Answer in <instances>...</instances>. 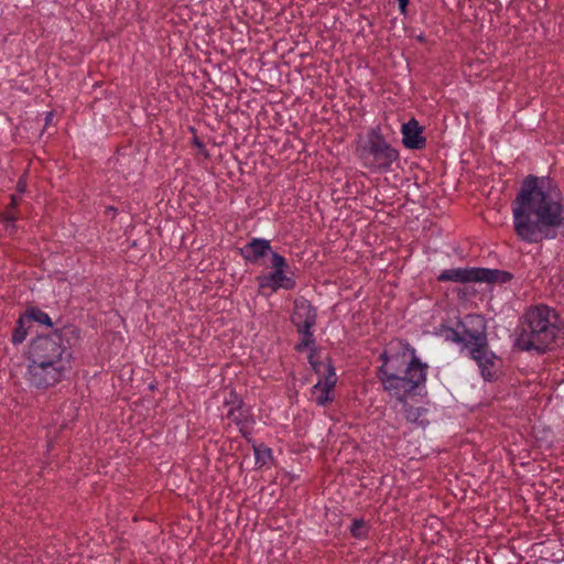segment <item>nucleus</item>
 Segmentation results:
<instances>
[{
  "label": "nucleus",
  "instance_id": "obj_1",
  "mask_svg": "<svg viewBox=\"0 0 564 564\" xmlns=\"http://www.w3.org/2000/svg\"><path fill=\"white\" fill-rule=\"evenodd\" d=\"M513 228L528 243L564 239V197L550 177L528 175L512 203Z\"/></svg>",
  "mask_w": 564,
  "mask_h": 564
},
{
  "label": "nucleus",
  "instance_id": "obj_2",
  "mask_svg": "<svg viewBox=\"0 0 564 564\" xmlns=\"http://www.w3.org/2000/svg\"><path fill=\"white\" fill-rule=\"evenodd\" d=\"M379 360L378 379L382 389L399 402L405 403L425 388L429 365L421 361L409 343L390 345L380 354Z\"/></svg>",
  "mask_w": 564,
  "mask_h": 564
},
{
  "label": "nucleus",
  "instance_id": "obj_3",
  "mask_svg": "<svg viewBox=\"0 0 564 564\" xmlns=\"http://www.w3.org/2000/svg\"><path fill=\"white\" fill-rule=\"evenodd\" d=\"M25 358V380L35 389L54 387L72 371L73 351L63 330H54L33 338Z\"/></svg>",
  "mask_w": 564,
  "mask_h": 564
},
{
  "label": "nucleus",
  "instance_id": "obj_4",
  "mask_svg": "<svg viewBox=\"0 0 564 564\" xmlns=\"http://www.w3.org/2000/svg\"><path fill=\"white\" fill-rule=\"evenodd\" d=\"M564 345V321L556 310L545 304L529 307L516 346L522 351L544 354Z\"/></svg>",
  "mask_w": 564,
  "mask_h": 564
},
{
  "label": "nucleus",
  "instance_id": "obj_5",
  "mask_svg": "<svg viewBox=\"0 0 564 564\" xmlns=\"http://www.w3.org/2000/svg\"><path fill=\"white\" fill-rule=\"evenodd\" d=\"M358 156L364 165L373 173H386L399 159V152L387 142L379 128L371 129L367 141L358 149Z\"/></svg>",
  "mask_w": 564,
  "mask_h": 564
},
{
  "label": "nucleus",
  "instance_id": "obj_6",
  "mask_svg": "<svg viewBox=\"0 0 564 564\" xmlns=\"http://www.w3.org/2000/svg\"><path fill=\"white\" fill-rule=\"evenodd\" d=\"M441 282H486V283H506L512 279V274L498 270L487 268H453L444 270L438 275Z\"/></svg>",
  "mask_w": 564,
  "mask_h": 564
},
{
  "label": "nucleus",
  "instance_id": "obj_7",
  "mask_svg": "<svg viewBox=\"0 0 564 564\" xmlns=\"http://www.w3.org/2000/svg\"><path fill=\"white\" fill-rule=\"evenodd\" d=\"M316 308L310 301L304 297H300L294 301V311L291 316V321L301 335V340L295 346L297 351H302L303 349L314 345L315 339L313 336V327L316 324Z\"/></svg>",
  "mask_w": 564,
  "mask_h": 564
},
{
  "label": "nucleus",
  "instance_id": "obj_8",
  "mask_svg": "<svg viewBox=\"0 0 564 564\" xmlns=\"http://www.w3.org/2000/svg\"><path fill=\"white\" fill-rule=\"evenodd\" d=\"M270 268L267 274L260 276L259 286L270 289L272 292L278 290H293L296 285L294 275L290 272V265L286 259L278 252H271Z\"/></svg>",
  "mask_w": 564,
  "mask_h": 564
},
{
  "label": "nucleus",
  "instance_id": "obj_9",
  "mask_svg": "<svg viewBox=\"0 0 564 564\" xmlns=\"http://www.w3.org/2000/svg\"><path fill=\"white\" fill-rule=\"evenodd\" d=\"M308 362L313 370L319 376L318 381L312 388V394L317 405L325 406L333 401L330 392L337 382L335 369L329 361L324 362L315 360L313 354L310 355Z\"/></svg>",
  "mask_w": 564,
  "mask_h": 564
},
{
  "label": "nucleus",
  "instance_id": "obj_10",
  "mask_svg": "<svg viewBox=\"0 0 564 564\" xmlns=\"http://www.w3.org/2000/svg\"><path fill=\"white\" fill-rule=\"evenodd\" d=\"M464 337V349L468 352L473 348H481L487 346L488 339L486 334V324L482 316L477 314H468L458 323Z\"/></svg>",
  "mask_w": 564,
  "mask_h": 564
},
{
  "label": "nucleus",
  "instance_id": "obj_11",
  "mask_svg": "<svg viewBox=\"0 0 564 564\" xmlns=\"http://www.w3.org/2000/svg\"><path fill=\"white\" fill-rule=\"evenodd\" d=\"M225 405L228 406L227 417L235 423L243 436H246L253 423L249 408L246 406L235 392H230V399L225 401Z\"/></svg>",
  "mask_w": 564,
  "mask_h": 564
},
{
  "label": "nucleus",
  "instance_id": "obj_12",
  "mask_svg": "<svg viewBox=\"0 0 564 564\" xmlns=\"http://www.w3.org/2000/svg\"><path fill=\"white\" fill-rule=\"evenodd\" d=\"M242 258L250 263H257L261 258L274 252L270 241L264 238H252L240 250Z\"/></svg>",
  "mask_w": 564,
  "mask_h": 564
},
{
  "label": "nucleus",
  "instance_id": "obj_13",
  "mask_svg": "<svg viewBox=\"0 0 564 564\" xmlns=\"http://www.w3.org/2000/svg\"><path fill=\"white\" fill-rule=\"evenodd\" d=\"M402 143L406 149L420 150L426 144V139L422 135V128L415 119H411L402 124Z\"/></svg>",
  "mask_w": 564,
  "mask_h": 564
},
{
  "label": "nucleus",
  "instance_id": "obj_14",
  "mask_svg": "<svg viewBox=\"0 0 564 564\" xmlns=\"http://www.w3.org/2000/svg\"><path fill=\"white\" fill-rule=\"evenodd\" d=\"M468 356L477 362L484 379L491 380L494 377L492 368L497 356L489 350L488 345L481 348H473L468 352Z\"/></svg>",
  "mask_w": 564,
  "mask_h": 564
},
{
  "label": "nucleus",
  "instance_id": "obj_15",
  "mask_svg": "<svg viewBox=\"0 0 564 564\" xmlns=\"http://www.w3.org/2000/svg\"><path fill=\"white\" fill-rule=\"evenodd\" d=\"M28 323H30V322L25 315L20 316L19 319L17 321V324H15V327L13 329L12 337H11V340L14 345H20L25 340V338L28 336V328H29Z\"/></svg>",
  "mask_w": 564,
  "mask_h": 564
},
{
  "label": "nucleus",
  "instance_id": "obj_16",
  "mask_svg": "<svg viewBox=\"0 0 564 564\" xmlns=\"http://www.w3.org/2000/svg\"><path fill=\"white\" fill-rule=\"evenodd\" d=\"M349 531L355 539L367 540L369 536L370 527L364 519L355 518L351 521Z\"/></svg>",
  "mask_w": 564,
  "mask_h": 564
},
{
  "label": "nucleus",
  "instance_id": "obj_17",
  "mask_svg": "<svg viewBox=\"0 0 564 564\" xmlns=\"http://www.w3.org/2000/svg\"><path fill=\"white\" fill-rule=\"evenodd\" d=\"M24 315L29 322H36L41 325L52 326V319L48 314L37 307L28 308Z\"/></svg>",
  "mask_w": 564,
  "mask_h": 564
},
{
  "label": "nucleus",
  "instance_id": "obj_18",
  "mask_svg": "<svg viewBox=\"0 0 564 564\" xmlns=\"http://www.w3.org/2000/svg\"><path fill=\"white\" fill-rule=\"evenodd\" d=\"M256 464L260 467L268 465L272 460V451L263 445H253Z\"/></svg>",
  "mask_w": 564,
  "mask_h": 564
},
{
  "label": "nucleus",
  "instance_id": "obj_19",
  "mask_svg": "<svg viewBox=\"0 0 564 564\" xmlns=\"http://www.w3.org/2000/svg\"><path fill=\"white\" fill-rule=\"evenodd\" d=\"M404 416L410 422H415L425 412L423 408H415L408 404V400L403 403Z\"/></svg>",
  "mask_w": 564,
  "mask_h": 564
},
{
  "label": "nucleus",
  "instance_id": "obj_20",
  "mask_svg": "<svg viewBox=\"0 0 564 564\" xmlns=\"http://www.w3.org/2000/svg\"><path fill=\"white\" fill-rule=\"evenodd\" d=\"M446 339L456 343L464 349V337L462 336V328H449L446 333Z\"/></svg>",
  "mask_w": 564,
  "mask_h": 564
},
{
  "label": "nucleus",
  "instance_id": "obj_21",
  "mask_svg": "<svg viewBox=\"0 0 564 564\" xmlns=\"http://www.w3.org/2000/svg\"><path fill=\"white\" fill-rule=\"evenodd\" d=\"M17 187H18V191H19L20 193H24V192H25V188H26V181H25V178L21 177V178L18 181Z\"/></svg>",
  "mask_w": 564,
  "mask_h": 564
},
{
  "label": "nucleus",
  "instance_id": "obj_22",
  "mask_svg": "<svg viewBox=\"0 0 564 564\" xmlns=\"http://www.w3.org/2000/svg\"><path fill=\"white\" fill-rule=\"evenodd\" d=\"M401 13H405L409 0H397Z\"/></svg>",
  "mask_w": 564,
  "mask_h": 564
},
{
  "label": "nucleus",
  "instance_id": "obj_23",
  "mask_svg": "<svg viewBox=\"0 0 564 564\" xmlns=\"http://www.w3.org/2000/svg\"><path fill=\"white\" fill-rule=\"evenodd\" d=\"M195 144L198 147V148H202L203 147V143L198 140L195 141Z\"/></svg>",
  "mask_w": 564,
  "mask_h": 564
},
{
  "label": "nucleus",
  "instance_id": "obj_24",
  "mask_svg": "<svg viewBox=\"0 0 564 564\" xmlns=\"http://www.w3.org/2000/svg\"><path fill=\"white\" fill-rule=\"evenodd\" d=\"M12 204L15 205L17 204V198L15 196H12Z\"/></svg>",
  "mask_w": 564,
  "mask_h": 564
},
{
  "label": "nucleus",
  "instance_id": "obj_25",
  "mask_svg": "<svg viewBox=\"0 0 564 564\" xmlns=\"http://www.w3.org/2000/svg\"><path fill=\"white\" fill-rule=\"evenodd\" d=\"M8 221H9V223H13V221H14V217H10V218H8Z\"/></svg>",
  "mask_w": 564,
  "mask_h": 564
}]
</instances>
